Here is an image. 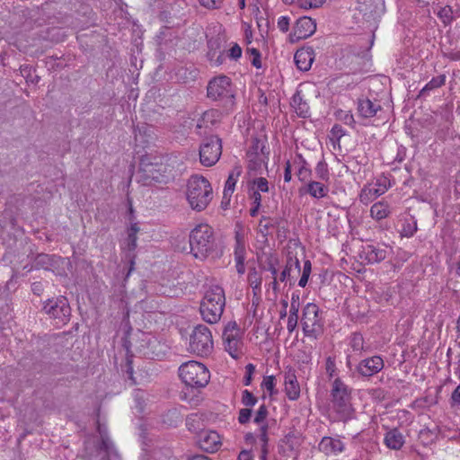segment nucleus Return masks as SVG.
I'll return each instance as SVG.
<instances>
[{"mask_svg": "<svg viewBox=\"0 0 460 460\" xmlns=\"http://www.w3.org/2000/svg\"><path fill=\"white\" fill-rule=\"evenodd\" d=\"M293 164L297 169L296 175L298 179L302 181H305L311 173V170L306 162L303 160L301 156H299L294 161Z\"/></svg>", "mask_w": 460, "mask_h": 460, "instance_id": "nucleus-32", "label": "nucleus"}, {"mask_svg": "<svg viewBox=\"0 0 460 460\" xmlns=\"http://www.w3.org/2000/svg\"><path fill=\"white\" fill-rule=\"evenodd\" d=\"M242 173V168L235 166L229 173L228 178L225 184L224 199L230 198L234 191L236 182Z\"/></svg>", "mask_w": 460, "mask_h": 460, "instance_id": "nucleus-26", "label": "nucleus"}, {"mask_svg": "<svg viewBox=\"0 0 460 460\" xmlns=\"http://www.w3.org/2000/svg\"><path fill=\"white\" fill-rule=\"evenodd\" d=\"M219 112L216 110H209L205 111L200 119L198 122V128H208L209 125H213L219 119Z\"/></svg>", "mask_w": 460, "mask_h": 460, "instance_id": "nucleus-31", "label": "nucleus"}, {"mask_svg": "<svg viewBox=\"0 0 460 460\" xmlns=\"http://www.w3.org/2000/svg\"><path fill=\"white\" fill-rule=\"evenodd\" d=\"M261 386L272 394L275 387V377L273 376H265L261 383Z\"/></svg>", "mask_w": 460, "mask_h": 460, "instance_id": "nucleus-44", "label": "nucleus"}, {"mask_svg": "<svg viewBox=\"0 0 460 460\" xmlns=\"http://www.w3.org/2000/svg\"><path fill=\"white\" fill-rule=\"evenodd\" d=\"M342 119L348 125H352L354 123V118L350 112H346Z\"/></svg>", "mask_w": 460, "mask_h": 460, "instance_id": "nucleus-64", "label": "nucleus"}, {"mask_svg": "<svg viewBox=\"0 0 460 460\" xmlns=\"http://www.w3.org/2000/svg\"><path fill=\"white\" fill-rule=\"evenodd\" d=\"M277 220L270 217H262L260 220L259 226L263 234H267L270 227H274L277 225Z\"/></svg>", "mask_w": 460, "mask_h": 460, "instance_id": "nucleus-38", "label": "nucleus"}, {"mask_svg": "<svg viewBox=\"0 0 460 460\" xmlns=\"http://www.w3.org/2000/svg\"><path fill=\"white\" fill-rule=\"evenodd\" d=\"M140 228L137 223H132L127 229V248L128 251H134L137 248V233Z\"/></svg>", "mask_w": 460, "mask_h": 460, "instance_id": "nucleus-30", "label": "nucleus"}, {"mask_svg": "<svg viewBox=\"0 0 460 460\" xmlns=\"http://www.w3.org/2000/svg\"><path fill=\"white\" fill-rule=\"evenodd\" d=\"M295 109L301 117L305 118L308 116V106L305 102H303L301 105L297 106Z\"/></svg>", "mask_w": 460, "mask_h": 460, "instance_id": "nucleus-59", "label": "nucleus"}, {"mask_svg": "<svg viewBox=\"0 0 460 460\" xmlns=\"http://www.w3.org/2000/svg\"><path fill=\"white\" fill-rule=\"evenodd\" d=\"M390 188V180L385 175H380L375 181L363 186L359 193V201L364 205H368L385 194Z\"/></svg>", "mask_w": 460, "mask_h": 460, "instance_id": "nucleus-11", "label": "nucleus"}, {"mask_svg": "<svg viewBox=\"0 0 460 460\" xmlns=\"http://www.w3.org/2000/svg\"><path fill=\"white\" fill-rule=\"evenodd\" d=\"M268 416V410L267 407L262 404L260 406L258 411H256L255 417H254V422L257 424H261L264 422Z\"/></svg>", "mask_w": 460, "mask_h": 460, "instance_id": "nucleus-43", "label": "nucleus"}, {"mask_svg": "<svg viewBox=\"0 0 460 460\" xmlns=\"http://www.w3.org/2000/svg\"><path fill=\"white\" fill-rule=\"evenodd\" d=\"M44 310L53 318H58L62 321L70 314V307L65 296L49 299L44 305Z\"/></svg>", "mask_w": 460, "mask_h": 460, "instance_id": "nucleus-17", "label": "nucleus"}, {"mask_svg": "<svg viewBox=\"0 0 460 460\" xmlns=\"http://www.w3.org/2000/svg\"><path fill=\"white\" fill-rule=\"evenodd\" d=\"M299 298V296H295V294H293L292 296V302H291V305H290V310H289V314H298V310H299V304L297 303L296 300H298Z\"/></svg>", "mask_w": 460, "mask_h": 460, "instance_id": "nucleus-55", "label": "nucleus"}, {"mask_svg": "<svg viewBox=\"0 0 460 460\" xmlns=\"http://www.w3.org/2000/svg\"><path fill=\"white\" fill-rule=\"evenodd\" d=\"M112 446L111 442L110 441V439L102 435V444H101V448L102 449H104L106 451H109L111 447Z\"/></svg>", "mask_w": 460, "mask_h": 460, "instance_id": "nucleus-61", "label": "nucleus"}, {"mask_svg": "<svg viewBox=\"0 0 460 460\" xmlns=\"http://www.w3.org/2000/svg\"><path fill=\"white\" fill-rule=\"evenodd\" d=\"M247 53L250 54L252 58V65L255 66L256 68L261 67V53L260 51L255 48H248Z\"/></svg>", "mask_w": 460, "mask_h": 460, "instance_id": "nucleus-39", "label": "nucleus"}, {"mask_svg": "<svg viewBox=\"0 0 460 460\" xmlns=\"http://www.w3.org/2000/svg\"><path fill=\"white\" fill-rule=\"evenodd\" d=\"M326 0H302L300 8L308 10L321 7Z\"/></svg>", "mask_w": 460, "mask_h": 460, "instance_id": "nucleus-40", "label": "nucleus"}, {"mask_svg": "<svg viewBox=\"0 0 460 460\" xmlns=\"http://www.w3.org/2000/svg\"><path fill=\"white\" fill-rule=\"evenodd\" d=\"M302 103H303L302 97L300 96V94L298 93H296L292 98V106L294 108H296L297 106L301 105Z\"/></svg>", "mask_w": 460, "mask_h": 460, "instance_id": "nucleus-63", "label": "nucleus"}, {"mask_svg": "<svg viewBox=\"0 0 460 460\" xmlns=\"http://www.w3.org/2000/svg\"><path fill=\"white\" fill-rule=\"evenodd\" d=\"M291 164L289 161H288L286 163V167H285V172H284V181L286 182H289L291 181V178H292V174H291Z\"/></svg>", "mask_w": 460, "mask_h": 460, "instance_id": "nucleus-60", "label": "nucleus"}, {"mask_svg": "<svg viewBox=\"0 0 460 460\" xmlns=\"http://www.w3.org/2000/svg\"><path fill=\"white\" fill-rule=\"evenodd\" d=\"M252 416V410L249 408H243L239 411L238 421L241 424L247 423Z\"/></svg>", "mask_w": 460, "mask_h": 460, "instance_id": "nucleus-45", "label": "nucleus"}, {"mask_svg": "<svg viewBox=\"0 0 460 460\" xmlns=\"http://www.w3.org/2000/svg\"><path fill=\"white\" fill-rule=\"evenodd\" d=\"M137 350L147 358H160L165 355L166 345L151 333L141 332L137 340Z\"/></svg>", "mask_w": 460, "mask_h": 460, "instance_id": "nucleus-10", "label": "nucleus"}, {"mask_svg": "<svg viewBox=\"0 0 460 460\" xmlns=\"http://www.w3.org/2000/svg\"><path fill=\"white\" fill-rule=\"evenodd\" d=\"M222 154L221 139L212 136L204 139L199 147V160L201 164L209 167L214 165Z\"/></svg>", "mask_w": 460, "mask_h": 460, "instance_id": "nucleus-12", "label": "nucleus"}, {"mask_svg": "<svg viewBox=\"0 0 460 460\" xmlns=\"http://www.w3.org/2000/svg\"><path fill=\"white\" fill-rule=\"evenodd\" d=\"M197 420L196 415H190L186 419V426L188 427L189 430L197 432L199 429V427H196L195 422Z\"/></svg>", "mask_w": 460, "mask_h": 460, "instance_id": "nucleus-54", "label": "nucleus"}, {"mask_svg": "<svg viewBox=\"0 0 460 460\" xmlns=\"http://www.w3.org/2000/svg\"><path fill=\"white\" fill-rule=\"evenodd\" d=\"M223 341L226 350L234 358H238L241 352L240 329L235 322H230L223 332Z\"/></svg>", "mask_w": 460, "mask_h": 460, "instance_id": "nucleus-14", "label": "nucleus"}, {"mask_svg": "<svg viewBox=\"0 0 460 460\" xmlns=\"http://www.w3.org/2000/svg\"><path fill=\"white\" fill-rule=\"evenodd\" d=\"M437 14L444 23H449L453 19V10L449 5L441 7Z\"/></svg>", "mask_w": 460, "mask_h": 460, "instance_id": "nucleus-36", "label": "nucleus"}, {"mask_svg": "<svg viewBox=\"0 0 460 460\" xmlns=\"http://www.w3.org/2000/svg\"><path fill=\"white\" fill-rule=\"evenodd\" d=\"M446 83V75H440L437 77H433L429 83L425 84V86L421 89L420 95H425L429 91L439 88L444 85Z\"/></svg>", "mask_w": 460, "mask_h": 460, "instance_id": "nucleus-33", "label": "nucleus"}, {"mask_svg": "<svg viewBox=\"0 0 460 460\" xmlns=\"http://www.w3.org/2000/svg\"><path fill=\"white\" fill-rule=\"evenodd\" d=\"M369 213L372 219L379 222L390 217L392 208L387 201L380 200L371 206Z\"/></svg>", "mask_w": 460, "mask_h": 460, "instance_id": "nucleus-24", "label": "nucleus"}, {"mask_svg": "<svg viewBox=\"0 0 460 460\" xmlns=\"http://www.w3.org/2000/svg\"><path fill=\"white\" fill-rule=\"evenodd\" d=\"M450 274L454 278L460 279V259L450 266Z\"/></svg>", "mask_w": 460, "mask_h": 460, "instance_id": "nucleus-57", "label": "nucleus"}, {"mask_svg": "<svg viewBox=\"0 0 460 460\" xmlns=\"http://www.w3.org/2000/svg\"><path fill=\"white\" fill-rule=\"evenodd\" d=\"M207 96L212 101H220L227 110L235 105V89L232 80L224 75H217L208 81Z\"/></svg>", "mask_w": 460, "mask_h": 460, "instance_id": "nucleus-3", "label": "nucleus"}, {"mask_svg": "<svg viewBox=\"0 0 460 460\" xmlns=\"http://www.w3.org/2000/svg\"><path fill=\"white\" fill-rule=\"evenodd\" d=\"M58 260H60V258H56L48 254H40L37 257V264L41 265L46 270H49V266L52 265L53 262H57Z\"/></svg>", "mask_w": 460, "mask_h": 460, "instance_id": "nucleus-35", "label": "nucleus"}, {"mask_svg": "<svg viewBox=\"0 0 460 460\" xmlns=\"http://www.w3.org/2000/svg\"><path fill=\"white\" fill-rule=\"evenodd\" d=\"M294 59L299 70L308 71L314 60V51L310 47L302 48L295 53Z\"/></svg>", "mask_w": 460, "mask_h": 460, "instance_id": "nucleus-20", "label": "nucleus"}, {"mask_svg": "<svg viewBox=\"0 0 460 460\" xmlns=\"http://www.w3.org/2000/svg\"><path fill=\"white\" fill-rule=\"evenodd\" d=\"M319 312V307L312 303L307 304L304 308L301 325L305 337L317 340L323 335L324 323Z\"/></svg>", "mask_w": 460, "mask_h": 460, "instance_id": "nucleus-8", "label": "nucleus"}, {"mask_svg": "<svg viewBox=\"0 0 460 460\" xmlns=\"http://www.w3.org/2000/svg\"><path fill=\"white\" fill-rule=\"evenodd\" d=\"M238 460H252L251 452L248 450H243L238 456Z\"/></svg>", "mask_w": 460, "mask_h": 460, "instance_id": "nucleus-62", "label": "nucleus"}, {"mask_svg": "<svg viewBox=\"0 0 460 460\" xmlns=\"http://www.w3.org/2000/svg\"><path fill=\"white\" fill-rule=\"evenodd\" d=\"M242 52L241 47L237 43L232 42L227 51V56L232 59L237 60L241 58Z\"/></svg>", "mask_w": 460, "mask_h": 460, "instance_id": "nucleus-41", "label": "nucleus"}, {"mask_svg": "<svg viewBox=\"0 0 460 460\" xmlns=\"http://www.w3.org/2000/svg\"><path fill=\"white\" fill-rule=\"evenodd\" d=\"M255 367L252 364H248L245 367V376L243 377L244 385H249L252 382V376L254 373Z\"/></svg>", "mask_w": 460, "mask_h": 460, "instance_id": "nucleus-49", "label": "nucleus"}, {"mask_svg": "<svg viewBox=\"0 0 460 460\" xmlns=\"http://www.w3.org/2000/svg\"><path fill=\"white\" fill-rule=\"evenodd\" d=\"M316 173L318 174L319 178L322 180L327 181L329 178L328 170L326 168V165L323 164H318L317 167L315 168Z\"/></svg>", "mask_w": 460, "mask_h": 460, "instance_id": "nucleus-53", "label": "nucleus"}, {"mask_svg": "<svg viewBox=\"0 0 460 460\" xmlns=\"http://www.w3.org/2000/svg\"><path fill=\"white\" fill-rule=\"evenodd\" d=\"M278 264L279 259L277 256L270 255L268 257L267 270L271 274L274 288L277 285L293 287L296 283L300 288H305L311 274L312 265L310 261H305L303 269H301L296 254L288 252L285 267L279 275H278Z\"/></svg>", "mask_w": 460, "mask_h": 460, "instance_id": "nucleus-1", "label": "nucleus"}, {"mask_svg": "<svg viewBox=\"0 0 460 460\" xmlns=\"http://www.w3.org/2000/svg\"><path fill=\"white\" fill-rule=\"evenodd\" d=\"M126 369L125 372L128 375V377L132 380L133 384H136V381L133 377V367H132V360L130 358H127V362L125 366Z\"/></svg>", "mask_w": 460, "mask_h": 460, "instance_id": "nucleus-56", "label": "nucleus"}, {"mask_svg": "<svg viewBox=\"0 0 460 460\" xmlns=\"http://www.w3.org/2000/svg\"><path fill=\"white\" fill-rule=\"evenodd\" d=\"M179 376L182 382L192 388L205 387L210 379L207 367L198 361H188L179 367Z\"/></svg>", "mask_w": 460, "mask_h": 460, "instance_id": "nucleus-7", "label": "nucleus"}, {"mask_svg": "<svg viewBox=\"0 0 460 460\" xmlns=\"http://www.w3.org/2000/svg\"><path fill=\"white\" fill-rule=\"evenodd\" d=\"M225 305L224 289H208L199 306L202 319L210 324L217 323L221 319Z\"/></svg>", "mask_w": 460, "mask_h": 460, "instance_id": "nucleus-5", "label": "nucleus"}, {"mask_svg": "<svg viewBox=\"0 0 460 460\" xmlns=\"http://www.w3.org/2000/svg\"><path fill=\"white\" fill-rule=\"evenodd\" d=\"M405 443V438L399 429H389L384 437V444L391 450H400Z\"/></svg>", "mask_w": 460, "mask_h": 460, "instance_id": "nucleus-21", "label": "nucleus"}, {"mask_svg": "<svg viewBox=\"0 0 460 460\" xmlns=\"http://www.w3.org/2000/svg\"><path fill=\"white\" fill-rule=\"evenodd\" d=\"M236 245L234 249V259L235 260H244L245 255V246L243 240V237L239 233H236L235 235Z\"/></svg>", "mask_w": 460, "mask_h": 460, "instance_id": "nucleus-34", "label": "nucleus"}, {"mask_svg": "<svg viewBox=\"0 0 460 460\" xmlns=\"http://www.w3.org/2000/svg\"><path fill=\"white\" fill-rule=\"evenodd\" d=\"M270 151L264 142L255 139L247 152L248 169L255 172L267 168Z\"/></svg>", "mask_w": 460, "mask_h": 460, "instance_id": "nucleus-13", "label": "nucleus"}, {"mask_svg": "<svg viewBox=\"0 0 460 460\" xmlns=\"http://www.w3.org/2000/svg\"><path fill=\"white\" fill-rule=\"evenodd\" d=\"M350 400L351 395L349 386L341 378H335L332 385L331 402L339 420H347L351 418Z\"/></svg>", "mask_w": 460, "mask_h": 460, "instance_id": "nucleus-6", "label": "nucleus"}, {"mask_svg": "<svg viewBox=\"0 0 460 460\" xmlns=\"http://www.w3.org/2000/svg\"><path fill=\"white\" fill-rule=\"evenodd\" d=\"M290 18L288 16H280L278 19V28L282 32H287L289 29Z\"/></svg>", "mask_w": 460, "mask_h": 460, "instance_id": "nucleus-47", "label": "nucleus"}, {"mask_svg": "<svg viewBox=\"0 0 460 460\" xmlns=\"http://www.w3.org/2000/svg\"><path fill=\"white\" fill-rule=\"evenodd\" d=\"M417 232V220L414 217L409 216L404 218L402 229L401 235L402 237H411Z\"/></svg>", "mask_w": 460, "mask_h": 460, "instance_id": "nucleus-29", "label": "nucleus"}, {"mask_svg": "<svg viewBox=\"0 0 460 460\" xmlns=\"http://www.w3.org/2000/svg\"><path fill=\"white\" fill-rule=\"evenodd\" d=\"M257 398L248 390H243L242 393V403L246 407H252L257 402Z\"/></svg>", "mask_w": 460, "mask_h": 460, "instance_id": "nucleus-37", "label": "nucleus"}, {"mask_svg": "<svg viewBox=\"0 0 460 460\" xmlns=\"http://www.w3.org/2000/svg\"><path fill=\"white\" fill-rule=\"evenodd\" d=\"M190 350L199 356H208L213 350L212 333L208 327L198 324L190 335Z\"/></svg>", "mask_w": 460, "mask_h": 460, "instance_id": "nucleus-9", "label": "nucleus"}, {"mask_svg": "<svg viewBox=\"0 0 460 460\" xmlns=\"http://www.w3.org/2000/svg\"><path fill=\"white\" fill-rule=\"evenodd\" d=\"M325 369L329 377H332L336 369V366L334 359H332L331 357L327 358L326 359Z\"/></svg>", "mask_w": 460, "mask_h": 460, "instance_id": "nucleus-52", "label": "nucleus"}, {"mask_svg": "<svg viewBox=\"0 0 460 460\" xmlns=\"http://www.w3.org/2000/svg\"><path fill=\"white\" fill-rule=\"evenodd\" d=\"M387 248L368 244L362 247L359 257L363 262L376 263L384 261L387 256Z\"/></svg>", "mask_w": 460, "mask_h": 460, "instance_id": "nucleus-19", "label": "nucleus"}, {"mask_svg": "<svg viewBox=\"0 0 460 460\" xmlns=\"http://www.w3.org/2000/svg\"><path fill=\"white\" fill-rule=\"evenodd\" d=\"M297 320H298L297 314H295V315L289 314L288 315L287 329L289 333H292L296 330V328L297 326Z\"/></svg>", "mask_w": 460, "mask_h": 460, "instance_id": "nucleus-50", "label": "nucleus"}, {"mask_svg": "<svg viewBox=\"0 0 460 460\" xmlns=\"http://www.w3.org/2000/svg\"><path fill=\"white\" fill-rule=\"evenodd\" d=\"M306 192L314 199H323L328 195L329 188L322 182L311 181L306 185Z\"/></svg>", "mask_w": 460, "mask_h": 460, "instance_id": "nucleus-27", "label": "nucleus"}, {"mask_svg": "<svg viewBox=\"0 0 460 460\" xmlns=\"http://www.w3.org/2000/svg\"><path fill=\"white\" fill-rule=\"evenodd\" d=\"M285 391L289 400H296L300 395V386L298 385L295 371L289 370L285 376Z\"/></svg>", "mask_w": 460, "mask_h": 460, "instance_id": "nucleus-23", "label": "nucleus"}, {"mask_svg": "<svg viewBox=\"0 0 460 460\" xmlns=\"http://www.w3.org/2000/svg\"><path fill=\"white\" fill-rule=\"evenodd\" d=\"M185 196L190 208L194 211L201 212L213 199V188L207 178L194 174L187 181Z\"/></svg>", "mask_w": 460, "mask_h": 460, "instance_id": "nucleus-2", "label": "nucleus"}, {"mask_svg": "<svg viewBox=\"0 0 460 460\" xmlns=\"http://www.w3.org/2000/svg\"><path fill=\"white\" fill-rule=\"evenodd\" d=\"M190 252L197 259L204 260L215 247L213 229L207 224L196 226L190 234Z\"/></svg>", "mask_w": 460, "mask_h": 460, "instance_id": "nucleus-4", "label": "nucleus"}, {"mask_svg": "<svg viewBox=\"0 0 460 460\" xmlns=\"http://www.w3.org/2000/svg\"><path fill=\"white\" fill-rule=\"evenodd\" d=\"M344 443L339 439L331 437H323L319 443L318 448L325 455H337L344 450Z\"/></svg>", "mask_w": 460, "mask_h": 460, "instance_id": "nucleus-22", "label": "nucleus"}, {"mask_svg": "<svg viewBox=\"0 0 460 460\" xmlns=\"http://www.w3.org/2000/svg\"><path fill=\"white\" fill-rule=\"evenodd\" d=\"M381 110V105L376 101L369 99H362L358 101V111L363 118H372L378 111Z\"/></svg>", "mask_w": 460, "mask_h": 460, "instance_id": "nucleus-25", "label": "nucleus"}, {"mask_svg": "<svg viewBox=\"0 0 460 460\" xmlns=\"http://www.w3.org/2000/svg\"><path fill=\"white\" fill-rule=\"evenodd\" d=\"M267 430H268L267 424H263L262 426H261L259 438H260V440L262 442L261 448H268Z\"/></svg>", "mask_w": 460, "mask_h": 460, "instance_id": "nucleus-48", "label": "nucleus"}, {"mask_svg": "<svg viewBox=\"0 0 460 460\" xmlns=\"http://www.w3.org/2000/svg\"><path fill=\"white\" fill-rule=\"evenodd\" d=\"M332 134L333 135V137L340 139L341 137L345 135V130L341 126L334 125L332 128Z\"/></svg>", "mask_w": 460, "mask_h": 460, "instance_id": "nucleus-58", "label": "nucleus"}, {"mask_svg": "<svg viewBox=\"0 0 460 460\" xmlns=\"http://www.w3.org/2000/svg\"><path fill=\"white\" fill-rule=\"evenodd\" d=\"M199 4L208 8V9H215L218 8L222 4L223 0H199Z\"/></svg>", "mask_w": 460, "mask_h": 460, "instance_id": "nucleus-51", "label": "nucleus"}, {"mask_svg": "<svg viewBox=\"0 0 460 460\" xmlns=\"http://www.w3.org/2000/svg\"><path fill=\"white\" fill-rule=\"evenodd\" d=\"M385 367L380 356H372L362 359L356 367V371L363 377H371L379 373Z\"/></svg>", "mask_w": 460, "mask_h": 460, "instance_id": "nucleus-16", "label": "nucleus"}, {"mask_svg": "<svg viewBox=\"0 0 460 460\" xmlns=\"http://www.w3.org/2000/svg\"><path fill=\"white\" fill-rule=\"evenodd\" d=\"M449 403L451 407L460 406V384L453 391Z\"/></svg>", "mask_w": 460, "mask_h": 460, "instance_id": "nucleus-46", "label": "nucleus"}, {"mask_svg": "<svg viewBox=\"0 0 460 460\" xmlns=\"http://www.w3.org/2000/svg\"><path fill=\"white\" fill-rule=\"evenodd\" d=\"M349 347L356 355H361L363 351L368 349V347L365 345L363 336L358 332H354L350 336Z\"/></svg>", "mask_w": 460, "mask_h": 460, "instance_id": "nucleus-28", "label": "nucleus"}, {"mask_svg": "<svg viewBox=\"0 0 460 460\" xmlns=\"http://www.w3.org/2000/svg\"><path fill=\"white\" fill-rule=\"evenodd\" d=\"M316 31L315 22L307 16L299 18L290 34L291 41H297L299 40L306 39L312 36Z\"/></svg>", "mask_w": 460, "mask_h": 460, "instance_id": "nucleus-15", "label": "nucleus"}, {"mask_svg": "<svg viewBox=\"0 0 460 460\" xmlns=\"http://www.w3.org/2000/svg\"><path fill=\"white\" fill-rule=\"evenodd\" d=\"M198 443L199 447L208 453H214L221 447L220 437L214 430L201 432L199 436Z\"/></svg>", "mask_w": 460, "mask_h": 460, "instance_id": "nucleus-18", "label": "nucleus"}, {"mask_svg": "<svg viewBox=\"0 0 460 460\" xmlns=\"http://www.w3.org/2000/svg\"><path fill=\"white\" fill-rule=\"evenodd\" d=\"M253 185L255 190L261 192L269 191V182L267 179L263 177H259L253 181Z\"/></svg>", "mask_w": 460, "mask_h": 460, "instance_id": "nucleus-42", "label": "nucleus"}]
</instances>
